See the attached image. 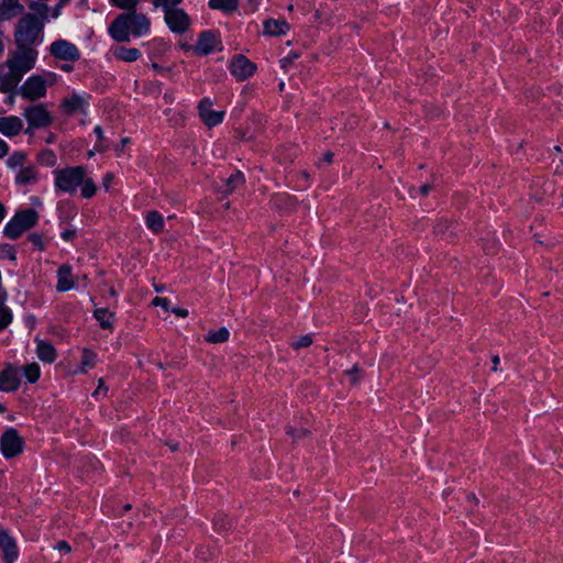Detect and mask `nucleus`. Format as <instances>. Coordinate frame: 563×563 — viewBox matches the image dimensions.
I'll return each instance as SVG.
<instances>
[{"mask_svg":"<svg viewBox=\"0 0 563 563\" xmlns=\"http://www.w3.org/2000/svg\"><path fill=\"white\" fill-rule=\"evenodd\" d=\"M54 183L56 189L65 194L75 195L80 189V195L85 199L93 197L97 192L95 181L82 166L55 170Z\"/></svg>","mask_w":563,"mask_h":563,"instance_id":"f257e3e1","label":"nucleus"},{"mask_svg":"<svg viewBox=\"0 0 563 563\" xmlns=\"http://www.w3.org/2000/svg\"><path fill=\"white\" fill-rule=\"evenodd\" d=\"M37 60V51L32 46L16 45V49L7 59L11 79L1 85V91L15 87L22 76L34 68Z\"/></svg>","mask_w":563,"mask_h":563,"instance_id":"f03ea898","label":"nucleus"},{"mask_svg":"<svg viewBox=\"0 0 563 563\" xmlns=\"http://www.w3.org/2000/svg\"><path fill=\"white\" fill-rule=\"evenodd\" d=\"M150 31V21L142 14H122L109 26V34L117 42H128L130 36H143Z\"/></svg>","mask_w":563,"mask_h":563,"instance_id":"7ed1b4c3","label":"nucleus"},{"mask_svg":"<svg viewBox=\"0 0 563 563\" xmlns=\"http://www.w3.org/2000/svg\"><path fill=\"white\" fill-rule=\"evenodd\" d=\"M60 76L53 71H42L30 76L19 88L18 93L26 100H38L46 96L49 87L56 85Z\"/></svg>","mask_w":563,"mask_h":563,"instance_id":"20e7f679","label":"nucleus"},{"mask_svg":"<svg viewBox=\"0 0 563 563\" xmlns=\"http://www.w3.org/2000/svg\"><path fill=\"white\" fill-rule=\"evenodd\" d=\"M43 22L36 16L27 14L20 20L15 30L16 45L32 46L36 42H41Z\"/></svg>","mask_w":563,"mask_h":563,"instance_id":"39448f33","label":"nucleus"},{"mask_svg":"<svg viewBox=\"0 0 563 563\" xmlns=\"http://www.w3.org/2000/svg\"><path fill=\"white\" fill-rule=\"evenodd\" d=\"M38 219V214L33 209H25L16 212L4 225L3 234L9 239H18L26 230L33 228Z\"/></svg>","mask_w":563,"mask_h":563,"instance_id":"423d86ee","label":"nucleus"},{"mask_svg":"<svg viewBox=\"0 0 563 563\" xmlns=\"http://www.w3.org/2000/svg\"><path fill=\"white\" fill-rule=\"evenodd\" d=\"M0 450L4 457L10 459L20 454L23 450V440L14 430L10 428L4 431L0 439Z\"/></svg>","mask_w":563,"mask_h":563,"instance_id":"0eeeda50","label":"nucleus"},{"mask_svg":"<svg viewBox=\"0 0 563 563\" xmlns=\"http://www.w3.org/2000/svg\"><path fill=\"white\" fill-rule=\"evenodd\" d=\"M256 69V65L242 54L233 56L230 63V71L239 81H244L252 77Z\"/></svg>","mask_w":563,"mask_h":563,"instance_id":"6e6552de","label":"nucleus"},{"mask_svg":"<svg viewBox=\"0 0 563 563\" xmlns=\"http://www.w3.org/2000/svg\"><path fill=\"white\" fill-rule=\"evenodd\" d=\"M49 53L57 59L76 62L80 57L77 46L66 40L54 41L49 45Z\"/></svg>","mask_w":563,"mask_h":563,"instance_id":"1a4fd4ad","label":"nucleus"},{"mask_svg":"<svg viewBox=\"0 0 563 563\" xmlns=\"http://www.w3.org/2000/svg\"><path fill=\"white\" fill-rule=\"evenodd\" d=\"M212 107L213 102L208 98L202 99L198 106L199 117L209 129L222 123L225 117V111H214Z\"/></svg>","mask_w":563,"mask_h":563,"instance_id":"9d476101","label":"nucleus"},{"mask_svg":"<svg viewBox=\"0 0 563 563\" xmlns=\"http://www.w3.org/2000/svg\"><path fill=\"white\" fill-rule=\"evenodd\" d=\"M23 115L26 119L30 129L47 126L52 121L49 112L42 104L26 108Z\"/></svg>","mask_w":563,"mask_h":563,"instance_id":"9b49d317","label":"nucleus"},{"mask_svg":"<svg viewBox=\"0 0 563 563\" xmlns=\"http://www.w3.org/2000/svg\"><path fill=\"white\" fill-rule=\"evenodd\" d=\"M21 383V372L19 368L8 365L0 372V390L10 393L19 388Z\"/></svg>","mask_w":563,"mask_h":563,"instance_id":"f8f14e48","label":"nucleus"},{"mask_svg":"<svg viewBox=\"0 0 563 563\" xmlns=\"http://www.w3.org/2000/svg\"><path fill=\"white\" fill-rule=\"evenodd\" d=\"M217 44V38L211 32H202L196 45L181 44V48L192 51L196 55L210 54Z\"/></svg>","mask_w":563,"mask_h":563,"instance_id":"ddd939ff","label":"nucleus"},{"mask_svg":"<svg viewBox=\"0 0 563 563\" xmlns=\"http://www.w3.org/2000/svg\"><path fill=\"white\" fill-rule=\"evenodd\" d=\"M245 183L244 174L241 170H236L227 178H220L214 183L217 191L223 195H231L236 188Z\"/></svg>","mask_w":563,"mask_h":563,"instance_id":"4468645a","label":"nucleus"},{"mask_svg":"<svg viewBox=\"0 0 563 563\" xmlns=\"http://www.w3.org/2000/svg\"><path fill=\"white\" fill-rule=\"evenodd\" d=\"M0 549L4 563H14L19 556L16 542L5 530L0 529Z\"/></svg>","mask_w":563,"mask_h":563,"instance_id":"2eb2a0df","label":"nucleus"},{"mask_svg":"<svg viewBox=\"0 0 563 563\" xmlns=\"http://www.w3.org/2000/svg\"><path fill=\"white\" fill-rule=\"evenodd\" d=\"M153 4L163 11L169 30L176 32V0H153Z\"/></svg>","mask_w":563,"mask_h":563,"instance_id":"dca6fc26","label":"nucleus"},{"mask_svg":"<svg viewBox=\"0 0 563 563\" xmlns=\"http://www.w3.org/2000/svg\"><path fill=\"white\" fill-rule=\"evenodd\" d=\"M23 130V121L19 117H0V133L7 137H13Z\"/></svg>","mask_w":563,"mask_h":563,"instance_id":"f3484780","label":"nucleus"},{"mask_svg":"<svg viewBox=\"0 0 563 563\" xmlns=\"http://www.w3.org/2000/svg\"><path fill=\"white\" fill-rule=\"evenodd\" d=\"M88 101L84 96L73 95L66 98L62 108L66 114L86 113Z\"/></svg>","mask_w":563,"mask_h":563,"instance_id":"a211bd4d","label":"nucleus"},{"mask_svg":"<svg viewBox=\"0 0 563 563\" xmlns=\"http://www.w3.org/2000/svg\"><path fill=\"white\" fill-rule=\"evenodd\" d=\"M75 287V280L69 266L64 265L57 271L56 289L60 292L68 291Z\"/></svg>","mask_w":563,"mask_h":563,"instance_id":"6ab92c4d","label":"nucleus"},{"mask_svg":"<svg viewBox=\"0 0 563 563\" xmlns=\"http://www.w3.org/2000/svg\"><path fill=\"white\" fill-rule=\"evenodd\" d=\"M290 25L285 20L268 19L264 22V33L271 36H280L286 34Z\"/></svg>","mask_w":563,"mask_h":563,"instance_id":"aec40b11","label":"nucleus"},{"mask_svg":"<svg viewBox=\"0 0 563 563\" xmlns=\"http://www.w3.org/2000/svg\"><path fill=\"white\" fill-rule=\"evenodd\" d=\"M285 433L292 443L301 442L312 435V431L303 426L288 424Z\"/></svg>","mask_w":563,"mask_h":563,"instance_id":"412c9836","label":"nucleus"},{"mask_svg":"<svg viewBox=\"0 0 563 563\" xmlns=\"http://www.w3.org/2000/svg\"><path fill=\"white\" fill-rule=\"evenodd\" d=\"M23 10L19 0H2L0 3V20H8Z\"/></svg>","mask_w":563,"mask_h":563,"instance_id":"4be33fe9","label":"nucleus"},{"mask_svg":"<svg viewBox=\"0 0 563 563\" xmlns=\"http://www.w3.org/2000/svg\"><path fill=\"white\" fill-rule=\"evenodd\" d=\"M97 354L89 349H84L81 353L80 366L75 369L73 374H84L88 369L93 368L97 365Z\"/></svg>","mask_w":563,"mask_h":563,"instance_id":"5701e85b","label":"nucleus"},{"mask_svg":"<svg viewBox=\"0 0 563 563\" xmlns=\"http://www.w3.org/2000/svg\"><path fill=\"white\" fill-rule=\"evenodd\" d=\"M36 354L37 357L45 363H53L56 358V351L54 346L43 340L37 341Z\"/></svg>","mask_w":563,"mask_h":563,"instance_id":"b1692460","label":"nucleus"},{"mask_svg":"<svg viewBox=\"0 0 563 563\" xmlns=\"http://www.w3.org/2000/svg\"><path fill=\"white\" fill-rule=\"evenodd\" d=\"M113 55L122 62L132 63L137 60L142 54L140 49L134 47H117L113 49Z\"/></svg>","mask_w":563,"mask_h":563,"instance_id":"393cba45","label":"nucleus"},{"mask_svg":"<svg viewBox=\"0 0 563 563\" xmlns=\"http://www.w3.org/2000/svg\"><path fill=\"white\" fill-rule=\"evenodd\" d=\"M37 172L33 165L22 166L16 173L15 180L21 185L30 184L36 179Z\"/></svg>","mask_w":563,"mask_h":563,"instance_id":"a878e982","label":"nucleus"},{"mask_svg":"<svg viewBox=\"0 0 563 563\" xmlns=\"http://www.w3.org/2000/svg\"><path fill=\"white\" fill-rule=\"evenodd\" d=\"M209 7L212 10H219L224 13H232L238 10L239 0H209Z\"/></svg>","mask_w":563,"mask_h":563,"instance_id":"bb28decb","label":"nucleus"},{"mask_svg":"<svg viewBox=\"0 0 563 563\" xmlns=\"http://www.w3.org/2000/svg\"><path fill=\"white\" fill-rule=\"evenodd\" d=\"M230 339V331L222 327L218 330H211L207 333L205 340L211 344H221L228 342Z\"/></svg>","mask_w":563,"mask_h":563,"instance_id":"cd10ccee","label":"nucleus"},{"mask_svg":"<svg viewBox=\"0 0 563 563\" xmlns=\"http://www.w3.org/2000/svg\"><path fill=\"white\" fill-rule=\"evenodd\" d=\"M93 314L102 328L108 329L112 327L114 321V314L110 310L104 308H98L95 310Z\"/></svg>","mask_w":563,"mask_h":563,"instance_id":"c85d7f7f","label":"nucleus"},{"mask_svg":"<svg viewBox=\"0 0 563 563\" xmlns=\"http://www.w3.org/2000/svg\"><path fill=\"white\" fill-rule=\"evenodd\" d=\"M22 373L29 383H35L41 376V368L36 363H31L23 367Z\"/></svg>","mask_w":563,"mask_h":563,"instance_id":"c756f323","label":"nucleus"},{"mask_svg":"<svg viewBox=\"0 0 563 563\" xmlns=\"http://www.w3.org/2000/svg\"><path fill=\"white\" fill-rule=\"evenodd\" d=\"M146 224L152 231L158 232L163 229V217L157 212H150L146 216Z\"/></svg>","mask_w":563,"mask_h":563,"instance_id":"7c9ffc66","label":"nucleus"},{"mask_svg":"<svg viewBox=\"0 0 563 563\" xmlns=\"http://www.w3.org/2000/svg\"><path fill=\"white\" fill-rule=\"evenodd\" d=\"M5 300H0V331L4 330L13 319L11 310L4 305Z\"/></svg>","mask_w":563,"mask_h":563,"instance_id":"2f4dec72","label":"nucleus"},{"mask_svg":"<svg viewBox=\"0 0 563 563\" xmlns=\"http://www.w3.org/2000/svg\"><path fill=\"white\" fill-rule=\"evenodd\" d=\"M0 258L14 262L16 260L14 247L7 243H0Z\"/></svg>","mask_w":563,"mask_h":563,"instance_id":"473e14b6","label":"nucleus"},{"mask_svg":"<svg viewBox=\"0 0 563 563\" xmlns=\"http://www.w3.org/2000/svg\"><path fill=\"white\" fill-rule=\"evenodd\" d=\"M26 161V156L24 153L22 152H15L13 153L9 159H8V165L11 167V168H16V167H20L22 168V166H25L24 163Z\"/></svg>","mask_w":563,"mask_h":563,"instance_id":"72a5a7b5","label":"nucleus"},{"mask_svg":"<svg viewBox=\"0 0 563 563\" xmlns=\"http://www.w3.org/2000/svg\"><path fill=\"white\" fill-rule=\"evenodd\" d=\"M313 342L312 335L306 334L299 336L296 341L291 342V347L295 351H298L303 347H309Z\"/></svg>","mask_w":563,"mask_h":563,"instance_id":"f704fd0d","label":"nucleus"},{"mask_svg":"<svg viewBox=\"0 0 563 563\" xmlns=\"http://www.w3.org/2000/svg\"><path fill=\"white\" fill-rule=\"evenodd\" d=\"M189 25V16L183 10L178 9V33H183L188 30Z\"/></svg>","mask_w":563,"mask_h":563,"instance_id":"c9c22d12","label":"nucleus"},{"mask_svg":"<svg viewBox=\"0 0 563 563\" xmlns=\"http://www.w3.org/2000/svg\"><path fill=\"white\" fill-rule=\"evenodd\" d=\"M345 374L350 377L351 383L356 385L360 383L362 369L358 365L354 364L350 369L345 372Z\"/></svg>","mask_w":563,"mask_h":563,"instance_id":"e433bc0d","label":"nucleus"},{"mask_svg":"<svg viewBox=\"0 0 563 563\" xmlns=\"http://www.w3.org/2000/svg\"><path fill=\"white\" fill-rule=\"evenodd\" d=\"M110 2L120 9L130 10L137 4L139 0H110Z\"/></svg>","mask_w":563,"mask_h":563,"instance_id":"4c0bfd02","label":"nucleus"},{"mask_svg":"<svg viewBox=\"0 0 563 563\" xmlns=\"http://www.w3.org/2000/svg\"><path fill=\"white\" fill-rule=\"evenodd\" d=\"M30 8L36 12L43 20L47 19L48 8L45 3H32Z\"/></svg>","mask_w":563,"mask_h":563,"instance_id":"58836bf2","label":"nucleus"},{"mask_svg":"<svg viewBox=\"0 0 563 563\" xmlns=\"http://www.w3.org/2000/svg\"><path fill=\"white\" fill-rule=\"evenodd\" d=\"M554 175L563 177V156L553 158L551 163Z\"/></svg>","mask_w":563,"mask_h":563,"instance_id":"ea45409f","label":"nucleus"},{"mask_svg":"<svg viewBox=\"0 0 563 563\" xmlns=\"http://www.w3.org/2000/svg\"><path fill=\"white\" fill-rule=\"evenodd\" d=\"M152 305L155 307H161L165 312L168 311L170 301L164 297H155L152 301Z\"/></svg>","mask_w":563,"mask_h":563,"instance_id":"a19ab883","label":"nucleus"},{"mask_svg":"<svg viewBox=\"0 0 563 563\" xmlns=\"http://www.w3.org/2000/svg\"><path fill=\"white\" fill-rule=\"evenodd\" d=\"M235 133H236V136H238L241 141H243V142H252V141H254V136H253V135H251V134L249 135L244 130L238 129V130L235 131Z\"/></svg>","mask_w":563,"mask_h":563,"instance_id":"79ce46f5","label":"nucleus"},{"mask_svg":"<svg viewBox=\"0 0 563 563\" xmlns=\"http://www.w3.org/2000/svg\"><path fill=\"white\" fill-rule=\"evenodd\" d=\"M112 180H113V175L111 173H108L103 176L102 186H103L104 190L108 191L110 189Z\"/></svg>","mask_w":563,"mask_h":563,"instance_id":"37998d69","label":"nucleus"},{"mask_svg":"<svg viewBox=\"0 0 563 563\" xmlns=\"http://www.w3.org/2000/svg\"><path fill=\"white\" fill-rule=\"evenodd\" d=\"M55 549L58 550L59 552H64V553L70 552V545L66 541H59L55 545Z\"/></svg>","mask_w":563,"mask_h":563,"instance_id":"c03bdc74","label":"nucleus"},{"mask_svg":"<svg viewBox=\"0 0 563 563\" xmlns=\"http://www.w3.org/2000/svg\"><path fill=\"white\" fill-rule=\"evenodd\" d=\"M296 58H298V55L297 54H292L291 56H288V57L282 59L280 60L282 67L283 68L288 67Z\"/></svg>","mask_w":563,"mask_h":563,"instance_id":"a18cd8bd","label":"nucleus"},{"mask_svg":"<svg viewBox=\"0 0 563 563\" xmlns=\"http://www.w3.org/2000/svg\"><path fill=\"white\" fill-rule=\"evenodd\" d=\"M9 152V145L0 139V158L4 157Z\"/></svg>","mask_w":563,"mask_h":563,"instance_id":"49530a36","label":"nucleus"},{"mask_svg":"<svg viewBox=\"0 0 563 563\" xmlns=\"http://www.w3.org/2000/svg\"><path fill=\"white\" fill-rule=\"evenodd\" d=\"M75 235V231L74 230H65L60 233V236L64 241H69L73 239V236Z\"/></svg>","mask_w":563,"mask_h":563,"instance_id":"de8ad7c7","label":"nucleus"},{"mask_svg":"<svg viewBox=\"0 0 563 563\" xmlns=\"http://www.w3.org/2000/svg\"><path fill=\"white\" fill-rule=\"evenodd\" d=\"M5 216H7V208L2 202H0V223L4 220Z\"/></svg>","mask_w":563,"mask_h":563,"instance_id":"09e8293b","label":"nucleus"},{"mask_svg":"<svg viewBox=\"0 0 563 563\" xmlns=\"http://www.w3.org/2000/svg\"><path fill=\"white\" fill-rule=\"evenodd\" d=\"M431 190V186L429 184H424L420 187V192L423 196H427L429 191Z\"/></svg>","mask_w":563,"mask_h":563,"instance_id":"8fccbe9b","label":"nucleus"},{"mask_svg":"<svg viewBox=\"0 0 563 563\" xmlns=\"http://www.w3.org/2000/svg\"><path fill=\"white\" fill-rule=\"evenodd\" d=\"M93 133L97 135L98 140H101L102 136H103V132H102V129L97 125L95 129H93Z\"/></svg>","mask_w":563,"mask_h":563,"instance_id":"3c124183","label":"nucleus"},{"mask_svg":"<svg viewBox=\"0 0 563 563\" xmlns=\"http://www.w3.org/2000/svg\"><path fill=\"white\" fill-rule=\"evenodd\" d=\"M63 4H64V3H62V2H60V3H59V4L54 9L53 14H52V16H53L54 19H56V18H58V16H59V14H60V7H62Z\"/></svg>","mask_w":563,"mask_h":563,"instance_id":"603ef678","label":"nucleus"},{"mask_svg":"<svg viewBox=\"0 0 563 563\" xmlns=\"http://www.w3.org/2000/svg\"><path fill=\"white\" fill-rule=\"evenodd\" d=\"M324 161L327 163H332V159H333V153L332 152H327L323 156Z\"/></svg>","mask_w":563,"mask_h":563,"instance_id":"864d4df0","label":"nucleus"},{"mask_svg":"<svg viewBox=\"0 0 563 563\" xmlns=\"http://www.w3.org/2000/svg\"><path fill=\"white\" fill-rule=\"evenodd\" d=\"M187 316H188V310L187 309H179L178 308V317L186 318Z\"/></svg>","mask_w":563,"mask_h":563,"instance_id":"5fc2aeb1","label":"nucleus"},{"mask_svg":"<svg viewBox=\"0 0 563 563\" xmlns=\"http://www.w3.org/2000/svg\"><path fill=\"white\" fill-rule=\"evenodd\" d=\"M102 379H100V384H99V387L96 389V391L93 393L95 396H98L100 394V391H102Z\"/></svg>","mask_w":563,"mask_h":563,"instance_id":"6e6d98bb","label":"nucleus"},{"mask_svg":"<svg viewBox=\"0 0 563 563\" xmlns=\"http://www.w3.org/2000/svg\"><path fill=\"white\" fill-rule=\"evenodd\" d=\"M62 69L65 71H69V70H71V67L68 65H64V66H62Z\"/></svg>","mask_w":563,"mask_h":563,"instance_id":"4d7b16f0","label":"nucleus"},{"mask_svg":"<svg viewBox=\"0 0 563 563\" xmlns=\"http://www.w3.org/2000/svg\"><path fill=\"white\" fill-rule=\"evenodd\" d=\"M553 150H554L556 153H562V148H561V146H559V145H555V146L553 147Z\"/></svg>","mask_w":563,"mask_h":563,"instance_id":"13d9d810","label":"nucleus"},{"mask_svg":"<svg viewBox=\"0 0 563 563\" xmlns=\"http://www.w3.org/2000/svg\"><path fill=\"white\" fill-rule=\"evenodd\" d=\"M8 102H9V103H11V104L13 103V96H10V97L8 98Z\"/></svg>","mask_w":563,"mask_h":563,"instance_id":"bf43d9fd","label":"nucleus"},{"mask_svg":"<svg viewBox=\"0 0 563 563\" xmlns=\"http://www.w3.org/2000/svg\"><path fill=\"white\" fill-rule=\"evenodd\" d=\"M102 148H103V146H102V145H96V150H97V151H101Z\"/></svg>","mask_w":563,"mask_h":563,"instance_id":"052dcab7","label":"nucleus"},{"mask_svg":"<svg viewBox=\"0 0 563 563\" xmlns=\"http://www.w3.org/2000/svg\"><path fill=\"white\" fill-rule=\"evenodd\" d=\"M284 87H285V84H284V82H280V84H279V90H283V89H284Z\"/></svg>","mask_w":563,"mask_h":563,"instance_id":"680f3d73","label":"nucleus"},{"mask_svg":"<svg viewBox=\"0 0 563 563\" xmlns=\"http://www.w3.org/2000/svg\"><path fill=\"white\" fill-rule=\"evenodd\" d=\"M93 154H95V152L90 151L88 155H89V157H91V156H93Z\"/></svg>","mask_w":563,"mask_h":563,"instance_id":"e2e57ef3","label":"nucleus"},{"mask_svg":"<svg viewBox=\"0 0 563 563\" xmlns=\"http://www.w3.org/2000/svg\"><path fill=\"white\" fill-rule=\"evenodd\" d=\"M292 9H294V7L290 4V5L288 7V10H289V11H291Z\"/></svg>","mask_w":563,"mask_h":563,"instance_id":"0e129e2a","label":"nucleus"},{"mask_svg":"<svg viewBox=\"0 0 563 563\" xmlns=\"http://www.w3.org/2000/svg\"><path fill=\"white\" fill-rule=\"evenodd\" d=\"M60 1H62V3H65V2H67L68 0H60Z\"/></svg>","mask_w":563,"mask_h":563,"instance_id":"69168bd1","label":"nucleus"},{"mask_svg":"<svg viewBox=\"0 0 563 563\" xmlns=\"http://www.w3.org/2000/svg\"><path fill=\"white\" fill-rule=\"evenodd\" d=\"M254 0H250V2H253Z\"/></svg>","mask_w":563,"mask_h":563,"instance_id":"338daca9","label":"nucleus"},{"mask_svg":"<svg viewBox=\"0 0 563 563\" xmlns=\"http://www.w3.org/2000/svg\"><path fill=\"white\" fill-rule=\"evenodd\" d=\"M177 2L179 3V2H180V0H177Z\"/></svg>","mask_w":563,"mask_h":563,"instance_id":"774afa93","label":"nucleus"}]
</instances>
